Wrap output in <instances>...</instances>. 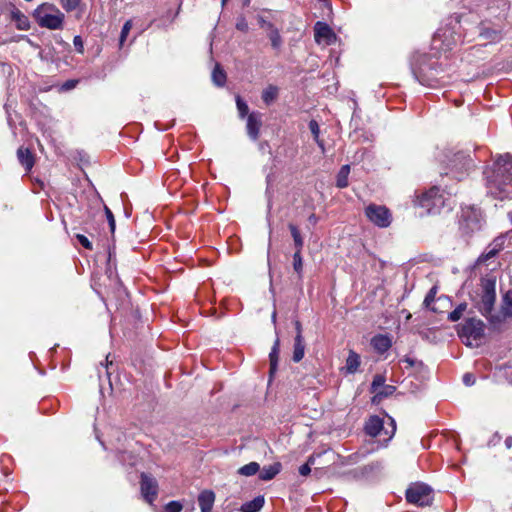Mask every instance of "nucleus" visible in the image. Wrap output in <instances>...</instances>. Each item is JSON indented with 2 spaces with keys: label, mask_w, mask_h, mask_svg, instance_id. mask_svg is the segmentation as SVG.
<instances>
[{
  "label": "nucleus",
  "mask_w": 512,
  "mask_h": 512,
  "mask_svg": "<svg viewBox=\"0 0 512 512\" xmlns=\"http://www.w3.org/2000/svg\"><path fill=\"white\" fill-rule=\"evenodd\" d=\"M215 501V494L210 490L202 491L198 496L201 512H210Z\"/></svg>",
  "instance_id": "18"
},
{
  "label": "nucleus",
  "mask_w": 512,
  "mask_h": 512,
  "mask_svg": "<svg viewBox=\"0 0 512 512\" xmlns=\"http://www.w3.org/2000/svg\"><path fill=\"white\" fill-rule=\"evenodd\" d=\"M390 430L384 428V421L379 416H371L365 424V432L371 437H381L383 434L386 436L383 442L386 444L394 435L396 425L392 418H389Z\"/></svg>",
  "instance_id": "7"
},
{
  "label": "nucleus",
  "mask_w": 512,
  "mask_h": 512,
  "mask_svg": "<svg viewBox=\"0 0 512 512\" xmlns=\"http://www.w3.org/2000/svg\"><path fill=\"white\" fill-rule=\"evenodd\" d=\"M260 466L257 462H250L239 468L238 473L243 476H253L259 472Z\"/></svg>",
  "instance_id": "31"
},
{
  "label": "nucleus",
  "mask_w": 512,
  "mask_h": 512,
  "mask_svg": "<svg viewBox=\"0 0 512 512\" xmlns=\"http://www.w3.org/2000/svg\"><path fill=\"white\" fill-rule=\"evenodd\" d=\"M61 7L66 12H71L80 7L82 0H59Z\"/></svg>",
  "instance_id": "37"
},
{
  "label": "nucleus",
  "mask_w": 512,
  "mask_h": 512,
  "mask_svg": "<svg viewBox=\"0 0 512 512\" xmlns=\"http://www.w3.org/2000/svg\"><path fill=\"white\" fill-rule=\"evenodd\" d=\"M309 129H310V131H311V133H312V135H313V137H314V140L317 142V144L319 145V147H320L321 149H323V148H324V145H323V141H321V140L319 139L320 128H319V125H318L317 121H315V120H311V121L309 122Z\"/></svg>",
  "instance_id": "36"
},
{
  "label": "nucleus",
  "mask_w": 512,
  "mask_h": 512,
  "mask_svg": "<svg viewBox=\"0 0 512 512\" xmlns=\"http://www.w3.org/2000/svg\"><path fill=\"white\" fill-rule=\"evenodd\" d=\"M473 301L479 312L491 323H498L506 318L512 317V290L508 291L503 296L501 316L492 314L496 301V278L494 276L481 278Z\"/></svg>",
  "instance_id": "1"
},
{
  "label": "nucleus",
  "mask_w": 512,
  "mask_h": 512,
  "mask_svg": "<svg viewBox=\"0 0 512 512\" xmlns=\"http://www.w3.org/2000/svg\"><path fill=\"white\" fill-rule=\"evenodd\" d=\"M396 388L393 385L385 384L380 390H378L374 397L373 402H380L383 398H386L392 395L395 392Z\"/></svg>",
  "instance_id": "29"
},
{
  "label": "nucleus",
  "mask_w": 512,
  "mask_h": 512,
  "mask_svg": "<svg viewBox=\"0 0 512 512\" xmlns=\"http://www.w3.org/2000/svg\"><path fill=\"white\" fill-rule=\"evenodd\" d=\"M77 84V81L75 80H69L67 81L64 85H63V89L65 90H70L72 88H74Z\"/></svg>",
  "instance_id": "48"
},
{
  "label": "nucleus",
  "mask_w": 512,
  "mask_h": 512,
  "mask_svg": "<svg viewBox=\"0 0 512 512\" xmlns=\"http://www.w3.org/2000/svg\"><path fill=\"white\" fill-rule=\"evenodd\" d=\"M361 364L360 355L355 351L350 350L348 357L346 359L345 370L348 374H354L357 372L359 366Z\"/></svg>",
  "instance_id": "20"
},
{
  "label": "nucleus",
  "mask_w": 512,
  "mask_h": 512,
  "mask_svg": "<svg viewBox=\"0 0 512 512\" xmlns=\"http://www.w3.org/2000/svg\"><path fill=\"white\" fill-rule=\"evenodd\" d=\"M366 217L376 226L386 228L391 224L392 216L385 206L370 204L365 209Z\"/></svg>",
  "instance_id": "10"
},
{
  "label": "nucleus",
  "mask_w": 512,
  "mask_h": 512,
  "mask_svg": "<svg viewBox=\"0 0 512 512\" xmlns=\"http://www.w3.org/2000/svg\"><path fill=\"white\" fill-rule=\"evenodd\" d=\"M76 238L78 239L79 243L86 249L92 250V243L89 241V239L82 234H77Z\"/></svg>",
  "instance_id": "43"
},
{
  "label": "nucleus",
  "mask_w": 512,
  "mask_h": 512,
  "mask_svg": "<svg viewBox=\"0 0 512 512\" xmlns=\"http://www.w3.org/2000/svg\"><path fill=\"white\" fill-rule=\"evenodd\" d=\"M371 345L378 353L382 354L391 348L392 341L388 335L377 334L371 339Z\"/></svg>",
  "instance_id": "17"
},
{
  "label": "nucleus",
  "mask_w": 512,
  "mask_h": 512,
  "mask_svg": "<svg viewBox=\"0 0 512 512\" xmlns=\"http://www.w3.org/2000/svg\"><path fill=\"white\" fill-rule=\"evenodd\" d=\"M482 213L479 208L467 206L462 208L460 226L465 233H472L481 228Z\"/></svg>",
  "instance_id": "9"
},
{
  "label": "nucleus",
  "mask_w": 512,
  "mask_h": 512,
  "mask_svg": "<svg viewBox=\"0 0 512 512\" xmlns=\"http://www.w3.org/2000/svg\"><path fill=\"white\" fill-rule=\"evenodd\" d=\"M264 502L265 501H264L263 496H257L253 500L244 503L241 506V511L242 512H257V511L261 510V508L264 505Z\"/></svg>",
  "instance_id": "25"
},
{
  "label": "nucleus",
  "mask_w": 512,
  "mask_h": 512,
  "mask_svg": "<svg viewBox=\"0 0 512 512\" xmlns=\"http://www.w3.org/2000/svg\"><path fill=\"white\" fill-rule=\"evenodd\" d=\"M309 221L312 222V223H316L317 222V218L315 216V214H312L309 216Z\"/></svg>",
  "instance_id": "52"
},
{
  "label": "nucleus",
  "mask_w": 512,
  "mask_h": 512,
  "mask_svg": "<svg viewBox=\"0 0 512 512\" xmlns=\"http://www.w3.org/2000/svg\"><path fill=\"white\" fill-rule=\"evenodd\" d=\"M460 41V35L454 28L444 27L437 30L433 37L432 45L435 49L448 51Z\"/></svg>",
  "instance_id": "8"
},
{
  "label": "nucleus",
  "mask_w": 512,
  "mask_h": 512,
  "mask_svg": "<svg viewBox=\"0 0 512 512\" xmlns=\"http://www.w3.org/2000/svg\"><path fill=\"white\" fill-rule=\"evenodd\" d=\"M296 335H302V326L299 321H295Z\"/></svg>",
  "instance_id": "51"
},
{
  "label": "nucleus",
  "mask_w": 512,
  "mask_h": 512,
  "mask_svg": "<svg viewBox=\"0 0 512 512\" xmlns=\"http://www.w3.org/2000/svg\"><path fill=\"white\" fill-rule=\"evenodd\" d=\"M452 169L468 171L473 166V161L464 152H458L451 160Z\"/></svg>",
  "instance_id": "16"
},
{
  "label": "nucleus",
  "mask_w": 512,
  "mask_h": 512,
  "mask_svg": "<svg viewBox=\"0 0 512 512\" xmlns=\"http://www.w3.org/2000/svg\"><path fill=\"white\" fill-rule=\"evenodd\" d=\"M278 88L274 85H269L262 92V100L267 104H271L274 100H276L278 96Z\"/></svg>",
  "instance_id": "28"
},
{
  "label": "nucleus",
  "mask_w": 512,
  "mask_h": 512,
  "mask_svg": "<svg viewBox=\"0 0 512 512\" xmlns=\"http://www.w3.org/2000/svg\"><path fill=\"white\" fill-rule=\"evenodd\" d=\"M488 192L499 200L512 196V155L499 156L491 169L485 172Z\"/></svg>",
  "instance_id": "2"
},
{
  "label": "nucleus",
  "mask_w": 512,
  "mask_h": 512,
  "mask_svg": "<svg viewBox=\"0 0 512 512\" xmlns=\"http://www.w3.org/2000/svg\"><path fill=\"white\" fill-rule=\"evenodd\" d=\"M247 28H248V25L245 21H241V22L237 23V29H239L241 31H246Z\"/></svg>",
  "instance_id": "50"
},
{
  "label": "nucleus",
  "mask_w": 512,
  "mask_h": 512,
  "mask_svg": "<svg viewBox=\"0 0 512 512\" xmlns=\"http://www.w3.org/2000/svg\"><path fill=\"white\" fill-rule=\"evenodd\" d=\"M463 383L466 385V386H471L475 383V377L473 374L471 373H466L464 374L463 376Z\"/></svg>",
  "instance_id": "47"
},
{
  "label": "nucleus",
  "mask_w": 512,
  "mask_h": 512,
  "mask_svg": "<svg viewBox=\"0 0 512 512\" xmlns=\"http://www.w3.org/2000/svg\"><path fill=\"white\" fill-rule=\"evenodd\" d=\"M104 210H105V214H106V217H107V220H108V223H109L110 231L112 233H114V231H115V218H114V215H113L112 211L107 206L104 207Z\"/></svg>",
  "instance_id": "40"
},
{
  "label": "nucleus",
  "mask_w": 512,
  "mask_h": 512,
  "mask_svg": "<svg viewBox=\"0 0 512 512\" xmlns=\"http://www.w3.org/2000/svg\"><path fill=\"white\" fill-rule=\"evenodd\" d=\"M141 493L144 499L150 504L156 499L158 493L156 480L145 473L141 474Z\"/></svg>",
  "instance_id": "13"
},
{
  "label": "nucleus",
  "mask_w": 512,
  "mask_h": 512,
  "mask_svg": "<svg viewBox=\"0 0 512 512\" xmlns=\"http://www.w3.org/2000/svg\"><path fill=\"white\" fill-rule=\"evenodd\" d=\"M279 352H280V340L277 337L274 341V344L272 346L271 352L269 354V360H270V376H273L278 367V360H279Z\"/></svg>",
  "instance_id": "21"
},
{
  "label": "nucleus",
  "mask_w": 512,
  "mask_h": 512,
  "mask_svg": "<svg viewBox=\"0 0 512 512\" xmlns=\"http://www.w3.org/2000/svg\"><path fill=\"white\" fill-rule=\"evenodd\" d=\"M289 229H290L291 235L293 237L294 246H295L296 251H302L304 241L300 234L299 229L293 224H289Z\"/></svg>",
  "instance_id": "30"
},
{
  "label": "nucleus",
  "mask_w": 512,
  "mask_h": 512,
  "mask_svg": "<svg viewBox=\"0 0 512 512\" xmlns=\"http://www.w3.org/2000/svg\"><path fill=\"white\" fill-rule=\"evenodd\" d=\"M281 470V464L275 463L273 465L265 466L262 470L259 469V478L263 481L273 479Z\"/></svg>",
  "instance_id": "22"
},
{
  "label": "nucleus",
  "mask_w": 512,
  "mask_h": 512,
  "mask_svg": "<svg viewBox=\"0 0 512 512\" xmlns=\"http://www.w3.org/2000/svg\"><path fill=\"white\" fill-rule=\"evenodd\" d=\"M133 27V22L132 20H127L123 27H122V30H121V33H120V38H119V47L122 48L129 33H130V30L132 29Z\"/></svg>",
  "instance_id": "35"
},
{
  "label": "nucleus",
  "mask_w": 512,
  "mask_h": 512,
  "mask_svg": "<svg viewBox=\"0 0 512 512\" xmlns=\"http://www.w3.org/2000/svg\"><path fill=\"white\" fill-rule=\"evenodd\" d=\"M505 238L503 236L495 238L485 249V251L478 257L476 265H487L488 262L495 258L496 255L503 250Z\"/></svg>",
  "instance_id": "11"
},
{
  "label": "nucleus",
  "mask_w": 512,
  "mask_h": 512,
  "mask_svg": "<svg viewBox=\"0 0 512 512\" xmlns=\"http://www.w3.org/2000/svg\"><path fill=\"white\" fill-rule=\"evenodd\" d=\"M460 338L467 346L477 345L484 335V323L480 319H467L458 332Z\"/></svg>",
  "instance_id": "4"
},
{
  "label": "nucleus",
  "mask_w": 512,
  "mask_h": 512,
  "mask_svg": "<svg viewBox=\"0 0 512 512\" xmlns=\"http://www.w3.org/2000/svg\"><path fill=\"white\" fill-rule=\"evenodd\" d=\"M305 354V343L302 335H296L294 340L293 361L300 362Z\"/></svg>",
  "instance_id": "24"
},
{
  "label": "nucleus",
  "mask_w": 512,
  "mask_h": 512,
  "mask_svg": "<svg viewBox=\"0 0 512 512\" xmlns=\"http://www.w3.org/2000/svg\"><path fill=\"white\" fill-rule=\"evenodd\" d=\"M212 81L218 87L224 86L226 82V73L219 64H216L212 71Z\"/></svg>",
  "instance_id": "26"
},
{
  "label": "nucleus",
  "mask_w": 512,
  "mask_h": 512,
  "mask_svg": "<svg viewBox=\"0 0 512 512\" xmlns=\"http://www.w3.org/2000/svg\"><path fill=\"white\" fill-rule=\"evenodd\" d=\"M267 36H268V38H269V40L271 42L272 48L277 50V51H279L281 46H282V44H283V40H282V37H281V35L279 33V30L275 29V30L269 32L267 34Z\"/></svg>",
  "instance_id": "32"
},
{
  "label": "nucleus",
  "mask_w": 512,
  "mask_h": 512,
  "mask_svg": "<svg viewBox=\"0 0 512 512\" xmlns=\"http://www.w3.org/2000/svg\"><path fill=\"white\" fill-rule=\"evenodd\" d=\"M261 28H263L267 34L275 29H277L273 23L269 21H265L264 19L260 20Z\"/></svg>",
  "instance_id": "46"
},
{
  "label": "nucleus",
  "mask_w": 512,
  "mask_h": 512,
  "mask_svg": "<svg viewBox=\"0 0 512 512\" xmlns=\"http://www.w3.org/2000/svg\"><path fill=\"white\" fill-rule=\"evenodd\" d=\"M17 159L26 172H30L35 164V158L30 149L23 146L17 150Z\"/></svg>",
  "instance_id": "15"
},
{
  "label": "nucleus",
  "mask_w": 512,
  "mask_h": 512,
  "mask_svg": "<svg viewBox=\"0 0 512 512\" xmlns=\"http://www.w3.org/2000/svg\"><path fill=\"white\" fill-rule=\"evenodd\" d=\"M467 309L466 303H460L453 311L448 314V320L451 322H456L463 316L464 312Z\"/></svg>",
  "instance_id": "33"
},
{
  "label": "nucleus",
  "mask_w": 512,
  "mask_h": 512,
  "mask_svg": "<svg viewBox=\"0 0 512 512\" xmlns=\"http://www.w3.org/2000/svg\"><path fill=\"white\" fill-rule=\"evenodd\" d=\"M314 38L318 44L331 45L335 42L336 35L328 24L318 21L314 26Z\"/></svg>",
  "instance_id": "12"
},
{
  "label": "nucleus",
  "mask_w": 512,
  "mask_h": 512,
  "mask_svg": "<svg viewBox=\"0 0 512 512\" xmlns=\"http://www.w3.org/2000/svg\"><path fill=\"white\" fill-rule=\"evenodd\" d=\"M34 17L39 26L50 30L63 27L65 15L54 4L44 3L34 12Z\"/></svg>",
  "instance_id": "3"
},
{
  "label": "nucleus",
  "mask_w": 512,
  "mask_h": 512,
  "mask_svg": "<svg viewBox=\"0 0 512 512\" xmlns=\"http://www.w3.org/2000/svg\"><path fill=\"white\" fill-rule=\"evenodd\" d=\"M228 0H222V6H224L227 3Z\"/></svg>",
  "instance_id": "55"
},
{
  "label": "nucleus",
  "mask_w": 512,
  "mask_h": 512,
  "mask_svg": "<svg viewBox=\"0 0 512 512\" xmlns=\"http://www.w3.org/2000/svg\"><path fill=\"white\" fill-rule=\"evenodd\" d=\"M272 320H273V322H275V320H276V312H274V313L272 314Z\"/></svg>",
  "instance_id": "54"
},
{
  "label": "nucleus",
  "mask_w": 512,
  "mask_h": 512,
  "mask_svg": "<svg viewBox=\"0 0 512 512\" xmlns=\"http://www.w3.org/2000/svg\"><path fill=\"white\" fill-rule=\"evenodd\" d=\"M509 219L512 222V212L509 213Z\"/></svg>",
  "instance_id": "56"
},
{
  "label": "nucleus",
  "mask_w": 512,
  "mask_h": 512,
  "mask_svg": "<svg viewBox=\"0 0 512 512\" xmlns=\"http://www.w3.org/2000/svg\"><path fill=\"white\" fill-rule=\"evenodd\" d=\"M416 204L424 208L427 213L435 214L444 206V197L438 187L434 186L417 196Z\"/></svg>",
  "instance_id": "5"
},
{
  "label": "nucleus",
  "mask_w": 512,
  "mask_h": 512,
  "mask_svg": "<svg viewBox=\"0 0 512 512\" xmlns=\"http://www.w3.org/2000/svg\"><path fill=\"white\" fill-rule=\"evenodd\" d=\"M350 173V166L349 165H343L338 174H337V181L336 185L338 188H345L348 186V176Z\"/></svg>",
  "instance_id": "27"
},
{
  "label": "nucleus",
  "mask_w": 512,
  "mask_h": 512,
  "mask_svg": "<svg viewBox=\"0 0 512 512\" xmlns=\"http://www.w3.org/2000/svg\"><path fill=\"white\" fill-rule=\"evenodd\" d=\"M236 105L240 118H244L245 116L249 115L248 105L239 95L236 96Z\"/></svg>",
  "instance_id": "38"
},
{
  "label": "nucleus",
  "mask_w": 512,
  "mask_h": 512,
  "mask_svg": "<svg viewBox=\"0 0 512 512\" xmlns=\"http://www.w3.org/2000/svg\"><path fill=\"white\" fill-rule=\"evenodd\" d=\"M262 126V115L259 112H252L247 116V134L253 140L259 137L260 128Z\"/></svg>",
  "instance_id": "14"
},
{
  "label": "nucleus",
  "mask_w": 512,
  "mask_h": 512,
  "mask_svg": "<svg viewBox=\"0 0 512 512\" xmlns=\"http://www.w3.org/2000/svg\"><path fill=\"white\" fill-rule=\"evenodd\" d=\"M293 269L301 278L303 272V259L301 256V251H295L293 255Z\"/></svg>",
  "instance_id": "34"
},
{
  "label": "nucleus",
  "mask_w": 512,
  "mask_h": 512,
  "mask_svg": "<svg viewBox=\"0 0 512 512\" xmlns=\"http://www.w3.org/2000/svg\"><path fill=\"white\" fill-rule=\"evenodd\" d=\"M505 444H506V446H507V447H511V444H512V438H507V439L505 440Z\"/></svg>",
  "instance_id": "53"
},
{
  "label": "nucleus",
  "mask_w": 512,
  "mask_h": 512,
  "mask_svg": "<svg viewBox=\"0 0 512 512\" xmlns=\"http://www.w3.org/2000/svg\"><path fill=\"white\" fill-rule=\"evenodd\" d=\"M11 19L15 23L17 29L27 31L30 28V21L28 17L20 10H13L11 12Z\"/></svg>",
  "instance_id": "19"
},
{
  "label": "nucleus",
  "mask_w": 512,
  "mask_h": 512,
  "mask_svg": "<svg viewBox=\"0 0 512 512\" xmlns=\"http://www.w3.org/2000/svg\"><path fill=\"white\" fill-rule=\"evenodd\" d=\"M312 463H313V458L310 457L308 459L307 463L301 465L300 468H299L300 475H302V476L309 475V473L311 472L310 464H312Z\"/></svg>",
  "instance_id": "42"
},
{
  "label": "nucleus",
  "mask_w": 512,
  "mask_h": 512,
  "mask_svg": "<svg viewBox=\"0 0 512 512\" xmlns=\"http://www.w3.org/2000/svg\"><path fill=\"white\" fill-rule=\"evenodd\" d=\"M182 505L177 501H171L165 506V512H180Z\"/></svg>",
  "instance_id": "41"
},
{
  "label": "nucleus",
  "mask_w": 512,
  "mask_h": 512,
  "mask_svg": "<svg viewBox=\"0 0 512 512\" xmlns=\"http://www.w3.org/2000/svg\"><path fill=\"white\" fill-rule=\"evenodd\" d=\"M73 44H74L75 49L77 50V52H79V53H83L84 52V45H83L82 38L80 36H75L74 37Z\"/></svg>",
  "instance_id": "45"
},
{
  "label": "nucleus",
  "mask_w": 512,
  "mask_h": 512,
  "mask_svg": "<svg viewBox=\"0 0 512 512\" xmlns=\"http://www.w3.org/2000/svg\"><path fill=\"white\" fill-rule=\"evenodd\" d=\"M479 36L488 42H497L501 40V32L499 30L486 27L482 25L480 27Z\"/></svg>",
  "instance_id": "23"
},
{
  "label": "nucleus",
  "mask_w": 512,
  "mask_h": 512,
  "mask_svg": "<svg viewBox=\"0 0 512 512\" xmlns=\"http://www.w3.org/2000/svg\"><path fill=\"white\" fill-rule=\"evenodd\" d=\"M435 294H436V291H435V288H432L428 294L425 296V299H424V305L426 307H429L431 305V303L434 302L435 300Z\"/></svg>",
  "instance_id": "44"
},
{
  "label": "nucleus",
  "mask_w": 512,
  "mask_h": 512,
  "mask_svg": "<svg viewBox=\"0 0 512 512\" xmlns=\"http://www.w3.org/2000/svg\"><path fill=\"white\" fill-rule=\"evenodd\" d=\"M401 362L405 363L406 367H413L415 364V360L409 357L403 358Z\"/></svg>",
  "instance_id": "49"
},
{
  "label": "nucleus",
  "mask_w": 512,
  "mask_h": 512,
  "mask_svg": "<svg viewBox=\"0 0 512 512\" xmlns=\"http://www.w3.org/2000/svg\"><path fill=\"white\" fill-rule=\"evenodd\" d=\"M385 385V377L381 374H377L374 376L372 384H371V392L376 393Z\"/></svg>",
  "instance_id": "39"
},
{
  "label": "nucleus",
  "mask_w": 512,
  "mask_h": 512,
  "mask_svg": "<svg viewBox=\"0 0 512 512\" xmlns=\"http://www.w3.org/2000/svg\"><path fill=\"white\" fill-rule=\"evenodd\" d=\"M406 500L418 506H429L432 503V489L424 483L411 484L406 490Z\"/></svg>",
  "instance_id": "6"
}]
</instances>
